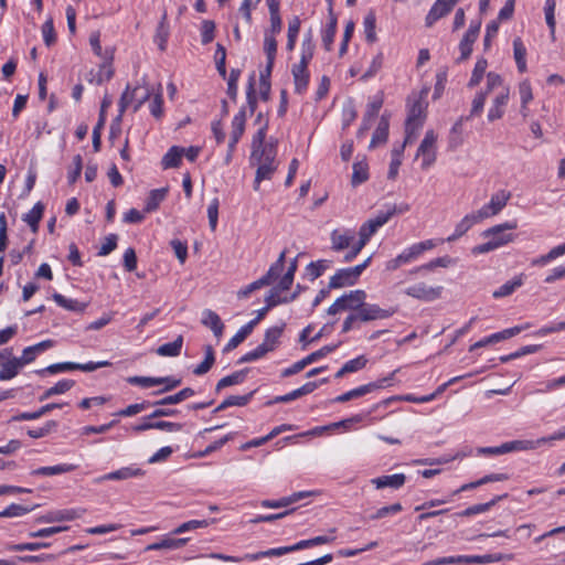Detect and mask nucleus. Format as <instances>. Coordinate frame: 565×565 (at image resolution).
<instances>
[{
  "label": "nucleus",
  "instance_id": "1",
  "mask_svg": "<svg viewBox=\"0 0 565 565\" xmlns=\"http://www.w3.org/2000/svg\"><path fill=\"white\" fill-rule=\"evenodd\" d=\"M277 157V141H269L266 147L260 150H252L250 163L257 166L256 175L254 180V190L258 191L260 182L270 180L273 174L278 168Z\"/></svg>",
  "mask_w": 565,
  "mask_h": 565
},
{
  "label": "nucleus",
  "instance_id": "2",
  "mask_svg": "<svg viewBox=\"0 0 565 565\" xmlns=\"http://www.w3.org/2000/svg\"><path fill=\"white\" fill-rule=\"evenodd\" d=\"M308 547H312V545L310 543V539L299 541L298 543L290 545V546L275 547V548H269L266 551H259L256 553H246L243 556H232V555H226V554H221V553H211L209 555V557L220 559L223 562H232V563H239L243 561L255 562V561H258V559L265 558V557L282 556L285 554L300 551V550L308 548Z\"/></svg>",
  "mask_w": 565,
  "mask_h": 565
},
{
  "label": "nucleus",
  "instance_id": "3",
  "mask_svg": "<svg viewBox=\"0 0 565 565\" xmlns=\"http://www.w3.org/2000/svg\"><path fill=\"white\" fill-rule=\"evenodd\" d=\"M516 223L515 222H505L503 224H499L495 226H492L488 230H486L482 235L486 238H489L488 242L477 245L472 248V254L479 255V254H486L491 250H494L503 245H507L508 243L512 242L514 239V236L512 234L505 233V231L509 230H515Z\"/></svg>",
  "mask_w": 565,
  "mask_h": 565
},
{
  "label": "nucleus",
  "instance_id": "4",
  "mask_svg": "<svg viewBox=\"0 0 565 565\" xmlns=\"http://www.w3.org/2000/svg\"><path fill=\"white\" fill-rule=\"evenodd\" d=\"M371 257L354 267L339 269L329 280V289H339L353 286L360 278L363 270L370 265Z\"/></svg>",
  "mask_w": 565,
  "mask_h": 565
},
{
  "label": "nucleus",
  "instance_id": "5",
  "mask_svg": "<svg viewBox=\"0 0 565 565\" xmlns=\"http://www.w3.org/2000/svg\"><path fill=\"white\" fill-rule=\"evenodd\" d=\"M366 299V292L361 289L351 290L339 297L327 310L328 315H337L340 311L350 310L358 312L359 308Z\"/></svg>",
  "mask_w": 565,
  "mask_h": 565
},
{
  "label": "nucleus",
  "instance_id": "6",
  "mask_svg": "<svg viewBox=\"0 0 565 565\" xmlns=\"http://www.w3.org/2000/svg\"><path fill=\"white\" fill-rule=\"evenodd\" d=\"M395 214V206H391L386 211H380L375 217L367 220L361 225L358 241L366 245L370 238L377 232V230L386 224Z\"/></svg>",
  "mask_w": 565,
  "mask_h": 565
},
{
  "label": "nucleus",
  "instance_id": "7",
  "mask_svg": "<svg viewBox=\"0 0 565 565\" xmlns=\"http://www.w3.org/2000/svg\"><path fill=\"white\" fill-rule=\"evenodd\" d=\"M426 105L420 100H416L408 110L405 124L406 138L405 142H409L415 137L417 130L423 126L425 119Z\"/></svg>",
  "mask_w": 565,
  "mask_h": 565
},
{
  "label": "nucleus",
  "instance_id": "8",
  "mask_svg": "<svg viewBox=\"0 0 565 565\" xmlns=\"http://www.w3.org/2000/svg\"><path fill=\"white\" fill-rule=\"evenodd\" d=\"M397 371H394L391 373L390 376L387 377H383L376 382H373V383H369V384H365V385H362V386H359L356 388H353L349 392H345L339 396H337L333 402L335 403H345L348 401H351L353 398H358V397H361V396H364L377 388H382V387H385V386H388L391 384V381L393 380L395 373Z\"/></svg>",
  "mask_w": 565,
  "mask_h": 565
},
{
  "label": "nucleus",
  "instance_id": "9",
  "mask_svg": "<svg viewBox=\"0 0 565 565\" xmlns=\"http://www.w3.org/2000/svg\"><path fill=\"white\" fill-rule=\"evenodd\" d=\"M436 142L437 135L434 130H428L422 140L416 157H422V169L427 170L436 161Z\"/></svg>",
  "mask_w": 565,
  "mask_h": 565
},
{
  "label": "nucleus",
  "instance_id": "10",
  "mask_svg": "<svg viewBox=\"0 0 565 565\" xmlns=\"http://www.w3.org/2000/svg\"><path fill=\"white\" fill-rule=\"evenodd\" d=\"M396 311V308L391 307L383 309L375 303H366L364 300L359 308V311L355 313L360 322H370L374 320L387 319L392 317Z\"/></svg>",
  "mask_w": 565,
  "mask_h": 565
},
{
  "label": "nucleus",
  "instance_id": "11",
  "mask_svg": "<svg viewBox=\"0 0 565 565\" xmlns=\"http://www.w3.org/2000/svg\"><path fill=\"white\" fill-rule=\"evenodd\" d=\"M443 289L441 286L431 287L422 281L407 287L404 292L422 301H434L441 297Z\"/></svg>",
  "mask_w": 565,
  "mask_h": 565
},
{
  "label": "nucleus",
  "instance_id": "12",
  "mask_svg": "<svg viewBox=\"0 0 565 565\" xmlns=\"http://www.w3.org/2000/svg\"><path fill=\"white\" fill-rule=\"evenodd\" d=\"M511 198V193L505 190H500L492 194L490 202L478 210V216L482 220L499 214L507 205Z\"/></svg>",
  "mask_w": 565,
  "mask_h": 565
},
{
  "label": "nucleus",
  "instance_id": "13",
  "mask_svg": "<svg viewBox=\"0 0 565 565\" xmlns=\"http://www.w3.org/2000/svg\"><path fill=\"white\" fill-rule=\"evenodd\" d=\"M481 21H472L459 43L460 57L458 62L467 60L472 53V46L479 36Z\"/></svg>",
  "mask_w": 565,
  "mask_h": 565
},
{
  "label": "nucleus",
  "instance_id": "14",
  "mask_svg": "<svg viewBox=\"0 0 565 565\" xmlns=\"http://www.w3.org/2000/svg\"><path fill=\"white\" fill-rule=\"evenodd\" d=\"M510 99V88L501 87L499 92H497L495 97L493 98L492 106L488 111V120L494 121L503 117L504 108L508 105Z\"/></svg>",
  "mask_w": 565,
  "mask_h": 565
},
{
  "label": "nucleus",
  "instance_id": "15",
  "mask_svg": "<svg viewBox=\"0 0 565 565\" xmlns=\"http://www.w3.org/2000/svg\"><path fill=\"white\" fill-rule=\"evenodd\" d=\"M331 249L341 252L351 247L355 243L354 233L350 230L340 231L333 230L330 235Z\"/></svg>",
  "mask_w": 565,
  "mask_h": 565
},
{
  "label": "nucleus",
  "instance_id": "16",
  "mask_svg": "<svg viewBox=\"0 0 565 565\" xmlns=\"http://www.w3.org/2000/svg\"><path fill=\"white\" fill-rule=\"evenodd\" d=\"M435 246L436 242L434 239H427L405 248L399 254V256L402 257L404 264H408L413 260H416L424 252L433 249Z\"/></svg>",
  "mask_w": 565,
  "mask_h": 565
},
{
  "label": "nucleus",
  "instance_id": "17",
  "mask_svg": "<svg viewBox=\"0 0 565 565\" xmlns=\"http://www.w3.org/2000/svg\"><path fill=\"white\" fill-rule=\"evenodd\" d=\"M309 63L299 62L295 64L291 68V74L295 82V92L297 94H302L309 84V72H308Z\"/></svg>",
  "mask_w": 565,
  "mask_h": 565
},
{
  "label": "nucleus",
  "instance_id": "18",
  "mask_svg": "<svg viewBox=\"0 0 565 565\" xmlns=\"http://www.w3.org/2000/svg\"><path fill=\"white\" fill-rule=\"evenodd\" d=\"M86 513L85 509H66L58 510L49 513L45 516L39 519V522H62V521H72L75 519L82 518Z\"/></svg>",
  "mask_w": 565,
  "mask_h": 565
},
{
  "label": "nucleus",
  "instance_id": "19",
  "mask_svg": "<svg viewBox=\"0 0 565 565\" xmlns=\"http://www.w3.org/2000/svg\"><path fill=\"white\" fill-rule=\"evenodd\" d=\"M454 7L447 0H436L425 18L427 28H431L439 19L446 17Z\"/></svg>",
  "mask_w": 565,
  "mask_h": 565
},
{
  "label": "nucleus",
  "instance_id": "20",
  "mask_svg": "<svg viewBox=\"0 0 565 565\" xmlns=\"http://www.w3.org/2000/svg\"><path fill=\"white\" fill-rule=\"evenodd\" d=\"M482 221V217L478 216V212L467 214L457 225L455 232L446 238L447 242H455L462 235H465L475 224Z\"/></svg>",
  "mask_w": 565,
  "mask_h": 565
},
{
  "label": "nucleus",
  "instance_id": "21",
  "mask_svg": "<svg viewBox=\"0 0 565 565\" xmlns=\"http://www.w3.org/2000/svg\"><path fill=\"white\" fill-rule=\"evenodd\" d=\"M143 475V471L135 466L122 467L116 471H111L106 473L97 479L98 482L107 481V480H126L134 477H140Z\"/></svg>",
  "mask_w": 565,
  "mask_h": 565
},
{
  "label": "nucleus",
  "instance_id": "22",
  "mask_svg": "<svg viewBox=\"0 0 565 565\" xmlns=\"http://www.w3.org/2000/svg\"><path fill=\"white\" fill-rule=\"evenodd\" d=\"M406 476L404 473L382 476L371 480V482L375 486L376 489H382L386 487L392 489H399L404 486Z\"/></svg>",
  "mask_w": 565,
  "mask_h": 565
},
{
  "label": "nucleus",
  "instance_id": "23",
  "mask_svg": "<svg viewBox=\"0 0 565 565\" xmlns=\"http://www.w3.org/2000/svg\"><path fill=\"white\" fill-rule=\"evenodd\" d=\"M202 324L210 328L216 338H221L224 330V324L220 316L211 309H205L202 312Z\"/></svg>",
  "mask_w": 565,
  "mask_h": 565
},
{
  "label": "nucleus",
  "instance_id": "24",
  "mask_svg": "<svg viewBox=\"0 0 565 565\" xmlns=\"http://www.w3.org/2000/svg\"><path fill=\"white\" fill-rule=\"evenodd\" d=\"M507 497H508L507 493L501 494V495H495L489 502L479 503V504H475V505L468 507L467 509H465L461 512L457 513V515L461 516V518H469V516H472V515H476V514L484 513V512L489 511L492 507H494L499 501H501L502 499H504Z\"/></svg>",
  "mask_w": 565,
  "mask_h": 565
},
{
  "label": "nucleus",
  "instance_id": "25",
  "mask_svg": "<svg viewBox=\"0 0 565 565\" xmlns=\"http://www.w3.org/2000/svg\"><path fill=\"white\" fill-rule=\"evenodd\" d=\"M7 361H1L0 365V381H9L15 377L20 370L23 367L18 358H8Z\"/></svg>",
  "mask_w": 565,
  "mask_h": 565
},
{
  "label": "nucleus",
  "instance_id": "26",
  "mask_svg": "<svg viewBox=\"0 0 565 565\" xmlns=\"http://www.w3.org/2000/svg\"><path fill=\"white\" fill-rule=\"evenodd\" d=\"M189 542L188 537L172 539L164 537L160 542H154L146 546V551H159V550H178L184 546Z\"/></svg>",
  "mask_w": 565,
  "mask_h": 565
},
{
  "label": "nucleus",
  "instance_id": "27",
  "mask_svg": "<svg viewBox=\"0 0 565 565\" xmlns=\"http://www.w3.org/2000/svg\"><path fill=\"white\" fill-rule=\"evenodd\" d=\"M388 127H390L388 118L385 115H382L380 122H379L375 131L373 132L371 142H370V148H375L376 146H379L381 143H385L387 141Z\"/></svg>",
  "mask_w": 565,
  "mask_h": 565
},
{
  "label": "nucleus",
  "instance_id": "28",
  "mask_svg": "<svg viewBox=\"0 0 565 565\" xmlns=\"http://www.w3.org/2000/svg\"><path fill=\"white\" fill-rule=\"evenodd\" d=\"M44 205L42 202H38L34 206L23 215L22 220L30 226L33 233L39 231V223L43 216Z\"/></svg>",
  "mask_w": 565,
  "mask_h": 565
},
{
  "label": "nucleus",
  "instance_id": "29",
  "mask_svg": "<svg viewBox=\"0 0 565 565\" xmlns=\"http://www.w3.org/2000/svg\"><path fill=\"white\" fill-rule=\"evenodd\" d=\"M184 153V148L173 146L163 156L161 164L163 169L178 168L181 163Z\"/></svg>",
  "mask_w": 565,
  "mask_h": 565
},
{
  "label": "nucleus",
  "instance_id": "30",
  "mask_svg": "<svg viewBox=\"0 0 565 565\" xmlns=\"http://www.w3.org/2000/svg\"><path fill=\"white\" fill-rule=\"evenodd\" d=\"M285 257L286 252H281L277 260L271 264L267 273L260 277L262 280H265V286L271 285L281 274L285 266Z\"/></svg>",
  "mask_w": 565,
  "mask_h": 565
},
{
  "label": "nucleus",
  "instance_id": "31",
  "mask_svg": "<svg viewBox=\"0 0 565 565\" xmlns=\"http://www.w3.org/2000/svg\"><path fill=\"white\" fill-rule=\"evenodd\" d=\"M547 443L546 438H540L536 440H513L505 443L507 452L520 451V450H532L536 449L541 445Z\"/></svg>",
  "mask_w": 565,
  "mask_h": 565
},
{
  "label": "nucleus",
  "instance_id": "32",
  "mask_svg": "<svg viewBox=\"0 0 565 565\" xmlns=\"http://www.w3.org/2000/svg\"><path fill=\"white\" fill-rule=\"evenodd\" d=\"M77 468L76 465L72 463H61L51 467H41L31 472L32 476H55L62 475L66 472L74 471Z\"/></svg>",
  "mask_w": 565,
  "mask_h": 565
},
{
  "label": "nucleus",
  "instance_id": "33",
  "mask_svg": "<svg viewBox=\"0 0 565 565\" xmlns=\"http://www.w3.org/2000/svg\"><path fill=\"white\" fill-rule=\"evenodd\" d=\"M168 194V188L151 190L145 205V212L150 213L156 211L160 203L166 199Z\"/></svg>",
  "mask_w": 565,
  "mask_h": 565
},
{
  "label": "nucleus",
  "instance_id": "34",
  "mask_svg": "<svg viewBox=\"0 0 565 565\" xmlns=\"http://www.w3.org/2000/svg\"><path fill=\"white\" fill-rule=\"evenodd\" d=\"M315 47H316V45H315V42H313V32H312V29H309L305 33L303 40H302V43H301L300 62L310 63V61L313 57Z\"/></svg>",
  "mask_w": 565,
  "mask_h": 565
},
{
  "label": "nucleus",
  "instance_id": "35",
  "mask_svg": "<svg viewBox=\"0 0 565 565\" xmlns=\"http://www.w3.org/2000/svg\"><path fill=\"white\" fill-rule=\"evenodd\" d=\"M254 392L246 395H231L225 398L213 412L218 413L232 406H245L249 403Z\"/></svg>",
  "mask_w": 565,
  "mask_h": 565
},
{
  "label": "nucleus",
  "instance_id": "36",
  "mask_svg": "<svg viewBox=\"0 0 565 565\" xmlns=\"http://www.w3.org/2000/svg\"><path fill=\"white\" fill-rule=\"evenodd\" d=\"M194 394H195V392L193 388L184 387L173 395H169L159 401H156L154 404L157 406L179 404V403L183 402L184 399L193 396Z\"/></svg>",
  "mask_w": 565,
  "mask_h": 565
},
{
  "label": "nucleus",
  "instance_id": "37",
  "mask_svg": "<svg viewBox=\"0 0 565 565\" xmlns=\"http://www.w3.org/2000/svg\"><path fill=\"white\" fill-rule=\"evenodd\" d=\"M523 285V275L515 276L512 280L504 282L501 287L493 291V298H503L512 295L516 288Z\"/></svg>",
  "mask_w": 565,
  "mask_h": 565
},
{
  "label": "nucleus",
  "instance_id": "38",
  "mask_svg": "<svg viewBox=\"0 0 565 565\" xmlns=\"http://www.w3.org/2000/svg\"><path fill=\"white\" fill-rule=\"evenodd\" d=\"M486 78H487L486 87L477 93V94H484V99H487V97L490 93L499 92L501 89V87H507L505 85H503V79H502L501 75H499L498 73L489 72L486 75Z\"/></svg>",
  "mask_w": 565,
  "mask_h": 565
},
{
  "label": "nucleus",
  "instance_id": "39",
  "mask_svg": "<svg viewBox=\"0 0 565 565\" xmlns=\"http://www.w3.org/2000/svg\"><path fill=\"white\" fill-rule=\"evenodd\" d=\"M75 385L73 380L58 381L54 386L47 388L40 397V402H43L54 395L64 394Z\"/></svg>",
  "mask_w": 565,
  "mask_h": 565
},
{
  "label": "nucleus",
  "instance_id": "40",
  "mask_svg": "<svg viewBox=\"0 0 565 565\" xmlns=\"http://www.w3.org/2000/svg\"><path fill=\"white\" fill-rule=\"evenodd\" d=\"M183 345V337L179 335L172 342L164 343L157 349V354L160 356H178L181 353Z\"/></svg>",
  "mask_w": 565,
  "mask_h": 565
},
{
  "label": "nucleus",
  "instance_id": "41",
  "mask_svg": "<svg viewBox=\"0 0 565 565\" xmlns=\"http://www.w3.org/2000/svg\"><path fill=\"white\" fill-rule=\"evenodd\" d=\"M53 300L62 308L75 311V312H82L85 310L86 305L77 301L76 299L66 298L65 296L61 294H53Z\"/></svg>",
  "mask_w": 565,
  "mask_h": 565
},
{
  "label": "nucleus",
  "instance_id": "42",
  "mask_svg": "<svg viewBox=\"0 0 565 565\" xmlns=\"http://www.w3.org/2000/svg\"><path fill=\"white\" fill-rule=\"evenodd\" d=\"M488 67V61L483 57L479 58L472 70L471 77L467 84L469 88H473L480 84Z\"/></svg>",
  "mask_w": 565,
  "mask_h": 565
},
{
  "label": "nucleus",
  "instance_id": "43",
  "mask_svg": "<svg viewBox=\"0 0 565 565\" xmlns=\"http://www.w3.org/2000/svg\"><path fill=\"white\" fill-rule=\"evenodd\" d=\"M284 328L285 324L282 323L280 327H273L265 332V338L262 344L265 345V348H268V352L274 351L277 347Z\"/></svg>",
  "mask_w": 565,
  "mask_h": 565
},
{
  "label": "nucleus",
  "instance_id": "44",
  "mask_svg": "<svg viewBox=\"0 0 565 565\" xmlns=\"http://www.w3.org/2000/svg\"><path fill=\"white\" fill-rule=\"evenodd\" d=\"M513 53L519 72L524 73L526 71V49L520 38L513 41Z\"/></svg>",
  "mask_w": 565,
  "mask_h": 565
},
{
  "label": "nucleus",
  "instance_id": "45",
  "mask_svg": "<svg viewBox=\"0 0 565 565\" xmlns=\"http://www.w3.org/2000/svg\"><path fill=\"white\" fill-rule=\"evenodd\" d=\"M246 373H247V370H242V371L234 372L231 375L222 377L217 382V384L215 386V391L218 393L225 387L243 383V381L245 380Z\"/></svg>",
  "mask_w": 565,
  "mask_h": 565
},
{
  "label": "nucleus",
  "instance_id": "46",
  "mask_svg": "<svg viewBox=\"0 0 565 565\" xmlns=\"http://www.w3.org/2000/svg\"><path fill=\"white\" fill-rule=\"evenodd\" d=\"M353 173H352V185L356 186L369 179V166L366 161H358L353 163Z\"/></svg>",
  "mask_w": 565,
  "mask_h": 565
},
{
  "label": "nucleus",
  "instance_id": "47",
  "mask_svg": "<svg viewBox=\"0 0 565 565\" xmlns=\"http://www.w3.org/2000/svg\"><path fill=\"white\" fill-rule=\"evenodd\" d=\"M278 289L271 288L265 298L266 306L271 309L280 303H288L296 299V294L281 297Z\"/></svg>",
  "mask_w": 565,
  "mask_h": 565
},
{
  "label": "nucleus",
  "instance_id": "48",
  "mask_svg": "<svg viewBox=\"0 0 565 565\" xmlns=\"http://www.w3.org/2000/svg\"><path fill=\"white\" fill-rule=\"evenodd\" d=\"M246 115L245 110L241 109L232 120V132L233 141H239L245 130Z\"/></svg>",
  "mask_w": 565,
  "mask_h": 565
},
{
  "label": "nucleus",
  "instance_id": "49",
  "mask_svg": "<svg viewBox=\"0 0 565 565\" xmlns=\"http://www.w3.org/2000/svg\"><path fill=\"white\" fill-rule=\"evenodd\" d=\"M264 52L268 61V70H273L275 57L277 53V41L274 35L265 33L264 38Z\"/></svg>",
  "mask_w": 565,
  "mask_h": 565
},
{
  "label": "nucleus",
  "instance_id": "50",
  "mask_svg": "<svg viewBox=\"0 0 565 565\" xmlns=\"http://www.w3.org/2000/svg\"><path fill=\"white\" fill-rule=\"evenodd\" d=\"M332 262L328 259H320L317 262H311L307 265L306 270L310 276L311 280L319 278L327 269L330 268Z\"/></svg>",
  "mask_w": 565,
  "mask_h": 565
},
{
  "label": "nucleus",
  "instance_id": "51",
  "mask_svg": "<svg viewBox=\"0 0 565 565\" xmlns=\"http://www.w3.org/2000/svg\"><path fill=\"white\" fill-rule=\"evenodd\" d=\"M204 351V360L193 370L195 375H203L207 373L215 362L214 350L212 345H205Z\"/></svg>",
  "mask_w": 565,
  "mask_h": 565
},
{
  "label": "nucleus",
  "instance_id": "52",
  "mask_svg": "<svg viewBox=\"0 0 565 565\" xmlns=\"http://www.w3.org/2000/svg\"><path fill=\"white\" fill-rule=\"evenodd\" d=\"M151 406H157V405L154 404V402L142 401L141 403L128 405L126 408L118 411L116 413V415L120 416V417H130V416H134V415H137V414L143 412L145 409H147Z\"/></svg>",
  "mask_w": 565,
  "mask_h": 565
},
{
  "label": "nucleus",
  "instance_id": "53",
  "mask_svg": "<svg viewBox=\"0 0 565 565\" xmlns=\"http://www.w3.org/2000/svg\"><path fill=\"white\" fill-rule=\"evenodd\" d=\"M213 522H215V519H212L211 521L191 520V521L184 522V523L180 524L178 527H175L172 531V534H182L184 532L192 531L195 529L207 527Z\"/></svg>",
  "mask_w": 565,
  "mask_h": 565
},
{
  "label": "nucleus",
  "instance_id": "54",
  "mask_svg": "<svg viewBox=\"0 0 565 565\" xmlns=\"http://www.w3.org/2000/svg\"><path fill=\"white\" fill-rule=\"evenodd\" d=\"M375 22H376V18H375L374 12H372V11L365 15L364 21H363L365 39L370 43H373L376 40Z\"/></svg>",
  "mask_w": 565,
  "mask_h": 565
},
{
  "label": "nucleus",
  "instance_id": "55",
  "mask_svg": "<svg viewBox=\"0 0 565 565\" xmlns=\"http://www.w3.org/2000/svg\"><path fill=\"white\" fill-rule=\"evenodd\" d=\"M38 505H33L31 508H26L17 503L10 504L7 509L0 512V518H14L24 515L31 511H33Z\"/></svg>",
  "mask_w": 565,
  "mask_h": 565
},
{
  "label": "nucleus",
  "instance_id": "56",
  "mask_svg": "<svg viewBox=\"0 0 565 565\" xmlns=\"http://www.w3.org/2000/svg\"><path fill=\"white\" fill-rule=\"evenodd\" d=\"M149 109L151 115L156 119H161V117L163 116V95L161 90V85H159V90L154 94V97L149 105Z\"/></svg>",
  "mask_w": 565,
  "mask_h": 565
},
{
  "label": "nucleus",
  "instance_id": "57",
  "mask_svg": "<svg viewBox=\"0 0 565 565\" xmlns=\"http://www.w3.org/2000/svg\"><path fill=\"white\" fill-rule=\"evenodd\" d=\"M215 23L212 20H204L201 25L202 44H209L214 40Z\"/></svg>",
  "mask_w": 565,
  "mask_h": 565
},
{
  "label": "nucleus",
  "instance_id": "58",
  "mask_svg": "<svg viewBox=\"0 0 565 565\" xmlns=\"http://www.w3.org/2000/svg\"><path fill=\"white\" fill-rule=\"evenodd\" d=\"M225 61H226V50L222 44L217 43L216 51H215V64H216L217 72L220 73V75L223 78H225V76H226Z\"/></svg>",
  "mask_w": 565,
  "mask_h": 565
},
{
  "label": "nucleus",
  "instance_id": "59",
  "mask_svg": "<svg viewBox=\"0 0 565 565\" xmlns=\"http://www.w3.org/2000/svg\"><path fill=\"white\" fill-rule=\"evenodd\" d=\"M42 35L46 46H51L56 41V34L53 25V20L47 19L42 25Z\"/></svg>",
  "mask_w": 565,
  "mask_h": 565
},
{
  "label": "nucleus",
  "instance_id": "60",
  "mask_svg": "<svg viewBox=\"0 0 565 565\" xmlns=\"http://www.w3.org/2000/svg\"><path fill=\"white\" fill-rule=\"evenodd\" d=\"M83 169V159L81 154H76L73 158V168L67 172V180L70 184H74L79 178Z\"/></svg>",
  "mask_w": 565,
  "mask_h": 565
},
{
  "label": "nucleus",
  "instance_id": "61",
  "mask_svg": "<svg viewBox=\"0 0 565 565\" xmlns=\"http://www.w3.org/2000/svg\"><path fill=\"white\" fill-rule=\"evenodd\" d=\"M241 76V71L233 68L227 79V95L232 100H236L237 97V82Z\"/></svg>",
  "mask_w": 565,
  "mask_h": 565
},
{
  "label": "nucleus",
  "instance_id": "62",
  "mask_svg": "<svg viewBox=\"0 0 565 565\" xmlns=\"http://www.w3.org/2000/svg\"><path fill=\"white\" fill-rule=\"evenodd\" d=\"M268 353V348H265L262 343L255 348L254 350L247 352L244 354L239 360L238 363H248L256 361L263 356H265Z\"/></svg>",
  "mask_w": 565,
  "mask_h": 565
},
{
  "label": "nucleus",
  "instance_id": "63",
  "mask_svg": "<svg viewBox=\"0 0 565 565\" xmlns=\"http://www.w3.org/2000/svg\"><path fill=\"white\" fill-rule=\"evenodd\" d=\"M250 333L242 327L235 335H233L224 348L225 352H230L237 348Z\"/></svg>",
  "mask_w": 565,
  "mask_h": 565
},
{
  "label": "nucleus",
  "instance_id": "64",
  "mask_svg": "<svg viewBox=\"0 0 565 565\" xmlns=\"http://www.w3.org/2000/svg\"><path fill=\"white\" fill-rule=\"evenodd\" d=\"M118 236L116 234H109L105 237L104 243L102 244L98 256H107L117 247Z\"/></svg>",
  "mask_w": 565,
  "mask_h": 565
}]
</instances>
